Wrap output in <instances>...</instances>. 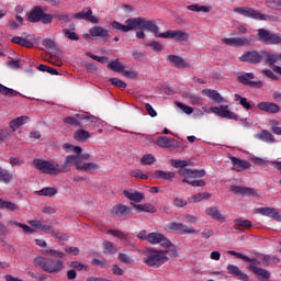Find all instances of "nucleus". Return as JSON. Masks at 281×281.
<instances>
[{
    "instance_id": "f257e3e1",
    "label": "nucleus",
    "mask_w": 281,
    "mask_h": 281,
    "mask_svg": "<svg viewBox=\"0 0 281 281\" xmlns=\"http://www.w3.org/2000/svg\"><path fill=\"white\" fill-rule=\"evenodd\" d=\"M145 27L148 32H151L156 38H173L177 43H183L190 38V35L181 30H168L165 33H159V26L155 20L148 21L144 18H137L127 21V26H122V30H135V27Z\"/></svg>"
},
{
    "instance_id": "f03ea898",
    "label": "nucleus",
    "mask_w": 281,
    "mask_h": 281,
    "mask_svg": "<svg viewBox=\"0 0 281 281\" xmlns=\"http://www.w3.org/2000/svg\"><path fill=\"white\" fill-rule=\"evenodd\" d=\"M33 166L36 170H41L43 175L56 177L57 175H60V172H69L70 166H76L78 170V166L81 165L78 155H68L66 156L63 166L54 160H44L38 158L33 160Z\"/></svg>"
},
{
    "instance_id": "7ed1b4c3",
    "label": "nucleus",
    "mask_w": 281,
    "mask_h": 281,
    "mask_svg": "<svg viewBox=\"0 0 281 281\" xmlns=\"http://www.w3.org/2000/svg\"><path fill=\"white\" fill-rule=\"evenodd\" d=\"M239 60L241 63H248L249 65H269V67H273L278 60H280V55L273 53L272 50H247L240 57Z\"/></svg>"
},
{
    "instance_id": "20e7f679",
    "label": "nucleus",
    "mask_w": 281,
    "mask_h": 281,
    "mask_svg": "<svg viewBox=\"0 0 281 281\" xmlns=\"http://www.w3.org/2000/svg\"><path fill=\"white\" fill-rule=\"evenodd\" d=\"M171 166L173 168H180L178 170V175L180 177H188V179H201V177H205V169H189L186 168L187 166H190V160H177V159H171Z\"/></svg>"
},
{
    "instance_id": "39448f33",
    "label": "nucleus",
    "mask_w": 281,
    "mask_h": 281,
    "mask_svg": "<svg viewBox=\"0 0 281 281\" xmlns=\"http://www.w3.org/2000/svg\"><path fill=\"white\" fill-rule=\"evenodd\" d=\"M34 267H41L46 273H59L63 271V260L37 256L33 260Z\"/></svg>"
},
{
    "instance_id": "423d86ee",
    "label": "nucleus",
    "mask_w": 281,
    "mask_h": 281,
    "mask_svg": "<svg viewBox=\"0 0 281 281\" xmlns=\"http://www.w3.org/2000/svg\"><path fill=\"white\" fill-rule=\"evenodd\" d=\"M46 7L36 5L27 14V21L30 23H43L44 25H49L54 21V15L45 13Z\"/></svg>"
},
{
    "instance_id": "0eeeda50",
    "label": "nucleus",
    "mask_w": 281,
    "mask_h": 281,
    "mask_svg": "<svg viewBox=\"0 0 281 281\" xmlns=\"http://www.w3.org/2000/svg\"><path fill=\"white\" fill-rule=\"evenodd\" d=\"M170 258L164 255V250L150 249L147 252V256L143 259V262L147 265V267H154V269H159L161 265H166Z\"/></svg>"
},
{
    "instance_id": "6e6552de",
    "label": "nucleus",
    "mask_w": 281,
    "mask_h": 281,
    "mask_svg": "<svg viewBox=\"0 0 281 281\" xmlns=\"http://www.w3.org/2000/svg\"><path fill=\"white\" fill-rule=\"evenodd\" d=\"M258 41L265 43V45H280L281 36L278 33H271V31L266 29H259L258 33Z\"/></svg>"
},
{
    "instance_id": "1a4fd4ad",
    "label": "nucleus",
    "mask_w": 281,
    "mask_h": 281,
    "mask_svg": "<svg viewBox=\"0 0 281 281\" xmlns=\"http://www.w3.org/2000/svg\"><path fill=\"white\" fill-rule=\"evenodd\" d=\"M133 19H138V18H130L125 21V24H122L117 21H113L111 23L112 30H115L116 32H132V30H139L136 32V38H139L140 41H144V38H146V33H144V30H148L146 27H142V26H135L134 29H130L127 31H124L122 27H128V21H133Z\"/></svg>"
},
{
    "instance_id": "9d476101",
    "label": "nucleus",
    "mask_w": 281,
    "mask_h": 281,
    "mask_svg": "<svg viewBox=\"0 0 281 281\" xmlns=\"http://www.w3.org/2000/svg\"><path fill=\"white\" fill-rule=\"evenodd\" d=\"M234 12L247 16L248 19H255L256 21H267V19H269V15L262 14L248 7H237L234 9Z\"/></svg>"
},
{
    "instance_id": "9b49d317",
    "label": "nucleus",
    "mask_w": 281,
    "mask_h": 281,
    "mask_svg": "<svg viewBox=\"0 0 281 281\" xmlns=\"http://www.w3.org/2000/svg\"><path fill=\"white\" fill-rule=\"evenodd\" d=\"M229 256H236L237 258H239L240 260H244V262H250V265H248L246 267V269L248 271H251V273H254V271H256L255 269H260L261 262L260 260H258L257 258H250L247 255H244L241 252H236L235 250H228Z\"/></svg>"
},
{
    "instance_id": "f8f14e48",
    "label": "nucleus",
    "mask_w": 281,
    "mask_h": 281,
    "mask_svg": "<svg viewBox=\"0 0 281 281\" xmlns=\"http://www.w3.org/2000/svg\"><path fill=\"white\" fill-rule=\"evenodd\" d=\"M212 113L218 115V117H226V120H235L238 122V115L229 111V105H221L211 108Z\"/></svg>"
},
{
    "instance_id": "ddd939ff",
    "label": "nucleus",
    "mask_w": 281,
    "mask_h": 281,
    "mask_svg": "<svg viewBox=\"0 0 281 281\" xmlns=\"http://www.w3.org/2000/svg\"><path fill=\"white\" fill-rule=\"evenodd\" d=\"M254 78H256V75H254V72H245L244 75L238 77V82L251 87L252 89H262L263 82L261 80L251 81L254 80Z\"/></svg>"
},
{
    "instance_id": "4468645a",
    "label": "nucleus",
    "mask_w": 281,
    "mask_h": 281,
    "mask_svg": "<svg viewBox=\"0 0 281 281\" xmlns=\"http://www.w3.org/2000/svg\"><path fill=\"white\" fill-rule=\"evenodd\" d=\"M251 38H254V35L250 36V38L243 36V37H225L223 38V43L225 45H228L229 47H245V45H249L251 43Z\"/></svg>"
},
{
    "instance_id": "2eb2a0df",
    "label": "nucleus",
    "mask_w": 281,
    "mask_h": 281,
    "mask_svg": "<svg viewBox=\"0 0 281 281\" xmlns=\"http://www.w3.org/2000/svg\"><path fill=\"white\" fill-rule=\"evenodd\" d=\"M72 19H77L79 21H88V23H100V20L98 19V16L93 15V11L91 10V8H88L87 11H80L78 13H75L72 15Z\"/></svg>"
},
{
    "instance_id": "dca6fc26",
    "label": "nucleus",
    "mask_w": 281,
    "mask_h": 281,
    "mask_svg": "<svg viewBox=\"0 0 281 281\" xmlns=\"http://www.w3.org/2000/svg\"><path fill=\"white\" fill-rule=\"evenodd\" d=\"M11 43L20 45L21 47H27L29 49H32V47H34V44L36 43V38H34V35H26L25 37L14 36L12 37Z\"/></svg>"
},
{
    "instance_id": "f3484780",
    "label": "nucleus",
    "mask_w": 281,
    "mask_h": 281,
    "mask_svg": "<svg viewBox=\"0 0 281 281\" xmlns=\"http://www.w3.org/2000/svg\"><path fill=\"white\" fill-rule=\"evenodd\" d=\"M169 232H177V234H196L194 228L188 227L186 224L172 222L168 224Z\"/></svg>"
},
{
    "instance_id": "a211bd4d",
    "label": "nucleus",
    "mask_w": 281,
    "mask_h": 281,
    "mask_svg": "<svg viewBox=\"0 0 281 281\" xmlns=\"http://www.w3.org/2000/svg\"><path fill=\"white\" fill-rule=\"evenodd\" d=\"M112 214L121 218H131L133 216V211L130 206L124 204H116L112 207Z\"/></svg>"
},
{
    "instance_id": "6ab92c4d",
    "label": "nucleus",
    "mask_w": 281,
    "mask_h": 281,
    "mask_svg": "<svg viewBox=\"0 0 281 281\" xmlns=\"http://www.w3.org/2000/svg\"><path fill=\"white\" fill-rule=\"evenodd\" d=\"M95 126H100V119L93 115L82 114L80 128H95Z\"/></svg>"
},
{
    "instance_id": "aec40b11",
    "label": "nucleus",
    "mask_w": 281,
    "mask_h": 281,
    "mask_svg": "<svg viewBox=\"0 0 281 281\" xmlns=\"http://www.w3.org/2000/svg\"><path fill=\"white\" fill-rule=\"evenodd\" d=\"M229 191L234 194H240V196H258V192L249 187L232 186Z\"/></svg>"
},
{
    "instance_id": "412c9836",
    "label": "nucleus",
    "mask_w": 281,
    "mask_h": 281,
    "mask_svg": "<svg viewBox=\"0 0 281 281\" xmlns=\"http://www.w3.org/2000/svg\"><path fill=\"white\" fill-rule=\"evenodd\" d=\"M257 109L263 111L265 113H270L274 115L276 113H280L281 109L280 105L273 102L263 101L257 104Z\"/></svg>"
},
{
    "instance_id": "4be33fe9",
    "label": "nucleus",
    "mask_w": 281,
    "mask_h": 281,
    "mask_svg": "<svg viewBox=\"0 0 281 281\" xmlns=\"http://www.w3.org/2000/svg\"><path fill=\"white\" fill-rule=\"evenodd\" d=\"M90 36L98 37L102 40L103 43H109V30L102 26H93L89 30Z\"/></svg>"
},
{
    "instance_id": "5701e85b",
    "label": "nucleus",
    "mask_w": 281,
    "mask_h": 281,
    "mask_svg": "<svg viewBox=\"0 0 281 281\" xmlns=\"http://www.w3.org/2000/svg\"><path fill=\"white\" fill-rule=\"evenodd\" d=\"M147 240L150 243V245H161V247L170 244V239L166 238V236L160 233H149Z\"/></svg>"
},
{
    "instance_id": "b1692460",
    "label": "nucleus",
    "mask_w": 281,
    "mask_h": 281,
    "mask_svg": "<svg viewBox=\"0 0 281 281\" xmlns=\"http://www.w3.org/2000/svg\"><path fill=\"white\" fill-rule=\"evenodd\" d=\"M157 146L160 148H179V142L175 138H169L167 136H160L156 139Z\"/></svg>"
},
{
    "instance_id": "393cba45",
    "label": "nucleus",
    "mask_w": 281,
    "mask_h": 281,
    "mask_svg": "<svg viewBox=\"0 0 281 281\" xmlns=\"http://www.w3.org/2000/svg\"><path fill=\"white\" fill-rule=\"evenodd\" d=\"M231 161L233 164V170H236V172H243V170H249L251 168V162L234 156L231 157Z\"/></svg>"
},
{
    "instance_id": "a878e982",
    "label": "nucleus",
    "mask_w": 281,
    "mask_h": 281,
    "mask_svg": "<svg viewBox=\"0 0 281 281\" xmlns=\"http://www.w3.org/2000/svg\"><path fill=\"white\" fill-rule=\"evenodd\" d=\"M227 272L229 276H233L234 278H237L240 281H249V274L243 272L238 266L228 265L227 266Z\"/></svg>"
},
{
    "instance_id": "bb28decb",
    "label": "nucleus",
    "mask_w": 281,
    "mask_h": 281,
    "mask_svg": "<svg viewBox=\"0 0 281 281\" xmlns=\"http://www.w3.org/2000/svg\"><path fill=\"white\" fill-rule=\"evenodd\" d=\"M227 272L229 276H233L234 278H237L240 281H249V274L243 272L238 266L228 265L227 266Z\"/></svg>"
},
{
    "instance_id": "cd10ccee",
    "label": "nucleus",
    "mask_w": 281,
    "mask_h": 281,
    "mask_svg": "<svg viewBox=\"0 0 281 281\" xmlns=\"http://www.w3.org/2000/svg\"><path fill=\"white\" fill-rule=\"evenodd\" d=\"M227 272L229 276H233L234 278H237L240 281H249V274L243 272L238 266L228 265L227 266Z\"/></svg>"
},
{
    "instance_id": "c85d7f7f",
    "label": "nucleus",
    "mask_w": 281,
    "mask_h": 281,
    "mask_svg": "<svg viewBox=\"0 0 281 281\" xmlns=\"http://www.w3.org/2000/svg\"><path fill=\"white\" fill-rule=\"evenodd\" d=\"M257 211L259 212V214H262L263 216H269L270 218H273V221L281 223V214L274 207H260Z\"/></svg>"
},
{
    "instance_id": "c756f323",
    "label": "nucleus",
    "mask_w": 281,
    "mask_h": 281,
    "mask_svg": "<svg viewBox=\"0 0 281 281\" xmlns=\"http://www.w3.org/2000/svg\"><path fill=\"white\" fill-rule=\"evenodd\" d=\"M123 194L128 201H133L134 203H142L146 199V195L139 191L124 190Z\"/></svg>"
},
{
    "instance_id": "7c9ffc66",
    "label": "nucleus",
    "mask_w": 281,
    "mask_h": 281,
    "mask_svg": "<svg viewBox=\"0 0 281 281\" xmlns=\"http://www.w3.org/2000/svg\"><path fill=\"white\" fill-rule=\"evenodd\" d=\"M30 121H31L30 116H26V115L18 116L14 120H11L9 122V126L13 131V133H16V128H21L23 124H27V122Z\"/></svg>"
},
{
    "instance_id": "2f4dec72",
    "label": "nucleus",
    "mask_w": 281,
    "mask_h": 281,
    "mask_svg": "<svg viewBox=\"0 0 281 281\" xmlns=\"http://www.w3.org/2000/svg\"><path fill=\"white\" fill-rule=\"evenodd\" d=\"M167 60H169V63H172V65H175V67H177V69H183L186 67H190V64L186 63L183 57H181L179 55H169L167 57Z\"/></svg>"
},
{
    "instance_id": "473e14b6",
    "label": "nucleus",
    "mask_w": 281,
    "mask_h": 281,
    "mask_svg": "<svg viewBox=\"0 0 281 281\" xmlns=\"http://www.w3.org/2000/svg\"><path fill=\"white\" fill-rule=\"evenodd\" d=\"M202 94L207 95L210 100H213V102H216L217 104H221V102H225V99L223 98V95H221V93H218V91L216 90L204 89L202 91Z\"/></svg>"
},
{
    "instance_id": "72a5a7b5",
    "label": "nucleus",
    "mask_w": 281,
    "mask_h": 281,
    "mask_svg": "<svg viewBox=\"0 0 281 281\" xmlns=\"http://www.w3.org/2000/svg\"><path fill=\"white\" fill-rule=\"evenodd\" d=\"M252 273L258 281H271V271L265 268H257Z\"/></svg>"
},
{
    "instance_id": "f704fd0d",
    "label": "nucleus",
    "mask_w": 281,
    "mask_h": 281,
    "mask_svg": "<svg viewBox=\"0 0 281 281\" xmlns=\"http://www.w3.org/2000/svg\"><path fill=\"white\" fill-rule=\"evenodd\" d=\"M206 214L211 216L214 221H217L218 223H225V217L223 214H221V211H218V207L211 206L206 209Z\"/></svg>"
},
{
    "instance_id": "c9c22d12",
    "label": "nucleus",
    "mask_w": 281,
    "mask_h": 281,
    "mask_svg": "<svg viewBox=\"0 0 281 281\" xmlns=\"http://www.w3.org/2000/svg\"><path fill=\"white\" fill-rule=\"evenodd\" d=\"M165 247V249H161L164 256H166V254H168L171 258H179V251L177 250V246H175V244H172L170 240H169V244L162 246Z\"/></svg>"
},
{
    "instance_id": "e433bc0d",
    "label": "nucleus",
    "mask_w": 281,
    "mask_h": 281,
    "mask_svg": "<svg viewBox=\"0 0 281 281\" xmlns=\"http://www.w3.org/2000/svg\"><path fill=\"white\" fill-rule=\"evenodd\" d=\"M131 205H133L135 210H138V212H148L149 214H155V212H157V209L155 207V205L150 203L135 204L131 202Z\"/></svg>"
},
{
    "instance_id": "4c0bfd02",
    "label": "nucleus",
    "mask_w": 281,
    "mask_h": 281,
    "mask_svg": "<svg viewBox=\"0 0 281 281\" xmlns=\"http://www.w3.org/2000/svg\"><path fill=\"white\" fill-rule=\"evenodd\" d=\"M154 177L156 179H164L165 181H172L177 175L172 171L166 172L164 170H156Z\"/></svg>"
},
{
    "instance_id": "58836bf2",
    "label": "nucleus",
    "mask_w": 281,
    "mask_h": 281,
    "mask_svg": "<svg viewBox=\"0 0 281 281\" xmlns=\"http://www.w3.org/2000/svg\"><path fill=\"white\" fill-rule=\"evenodd\" d=\"M0 210H8L9 212H19L20 207L14 202L4 201L0 199Z\"/></svg>"
},
{
    "instance_id": "ea45409f",
    "label": "nucleus",
    "mask_w": 281,
    "mask_h": 281,
    "mask_svg": "<svg viewBox=\"0 0 281 281\" xmlns=\"http://www.w3.org/2000/svg\"><path fill=\"white\" fill-rule=\"evenodd\" d=\"M81 120H82V114H75V116L65 117L64 124H68L69 126H80Z\"/></svg>"
},
{
    "instance_id": "a19ab883",
    "label": "nucleus",
    "mask_w": 281,
    "mask_h": 281,
    "mask_svg": "<svg viewBox=\"0 0 281 281\" xmlns=\"http://www.w3.org/2000/svg\"><path fill=\"white\" fill-rule=\"evenodd\" d=\"M90 137L91 134H89L87 130H77L74 133V139H76V142H87Z\"/></svg>"
},
{
    "instance_id": "79ce46f5",
    "label": "nucleus",
    "mask_w": 281,
    "mask_h": 281,
    "mask_svg": "<svg viewBox=\"0 0 281 281\" xmlns=\"http://www.w3.org/2000/svg\"><path fill=\"white\" fill-rule=\"evenodd\" d=\"M108 69H111V71H115L116 74H123L125 67L120 60H112L108 64Z\"/></svg>"
},
{
    "instance_id": "37998d69",
    "label": "nucleus",
    "mask_w": 281,
    "mask_h": 281,
    "mask_svg": "<svg viewBox=\"0 0 281 281\" xmlns=\"http://www.w3.org/2000/svg\"><path fill=\"white\" fill-rule=\"evenodd\" d=\"M12 133H14L12 128H0V144H3L4 142H9V139H12Z\"/></svg>"
},
{
    "instance_id": "c03bdc74",
    "label": "nucleus",
    "mask_w": 281,
    "mask_h": 281,
    "mask_svg": "<svg viewBox=\"0 0 281 281\" xmlns=\"http://www.w3.org/2000/svg\"><path fill=\"white\" fill-rule=\"evenodd\" d=\"M40 196H54L58 194V189L54 187H45L40 191H36Z\"/></svg>"
},
{
    "instance_id": "a18cd8bd",
    "label": "nucleus",
    "mask_w": 281,
    "mask_h": 281,
    "mask_svg": "<svg viewBox=\"0 0 281 281\" xmlns=\"http://www.w3.org/2000/svg\"><path fill=\"white\" fill-rule=\"evenodd\" d=\"M192 178L184 177L182 179V183H188L189 186H192V188H203L206 186V182L203 179L200 180H191Z\"/></svg>"
},
{
    "instance_id": "49530a36",
    "label": "nucleus",
    "mask_w": 281,
    "mask_h": 281,
    "mask_svg": "<svg viewBox=\"0 0 281 281\" xmlns=\"http://www.w3.org/2000/svg\"><path fill=\"white\" fill-rule=\"evenodd\" d=\"M29 225H31V227H35V229H40L41 232H49V229H52V226H47L43 224V222L36 220L29 221Z\"/></svg>"
},
{
    "instance_id": "de8ad7c7",
    "label": "nucleus",
    "mask_w": 281,
    "mask_h": 281,
    "mask_svg": "<svg viewBox=\"0 0 281 281\" xmlns=\"http://www.w3.org/2000/svg\"><path fill=\"white\" fill-rule=\"evenodd\" d=\"M235 101L239 102V104L246 109V111H251V109H254V105L251 103H249V101L247 100V98H244L240 94H235Z\"/></svg>"
},
{
    "instance_id": "09e8293b",
    "label": "nucleus",
    "mask_w": 281,
    "mask_h": 281,
    "mask_svg": "<svg viewBox=\"0 0 281 281\" xmlns=\"http://www.w3.org/2000/svg\"><path fill=\"white\" fill-rule=\"evenodd\" d=\"M235 225L237 227H241L243 229H251L254 227V224L249 220H243V217L235 220Z\"/></svg>"
},
{
    "instance_id": "8fccbe9b",
    "label": "nucleus",
    "mask_w": 281,
    "mask_h": 281,
    "mask_svg": "<svg viewBox=\"0 0 281 281\" xmlns=\"http://www.w3.org/2000/svg\"><path fill=\"white\" fill-rule=\"evenodd\" d=\"M0 93L2 95H8L9 98H16L19 95V91L12 90L11 88H8L0 83Z\"/></svg>"
},
{
    "instance_id": "3c124183",
    "label": "nucleus",
    "mask_w": 281,
    "mask_h": 281,
    "mask_svg": "<svg viewBox=\"0 0 281 281\" xmlns=\"http://www.w3.org/2000/svg\"><path fill=\"white\" fill-rule=\"evenodd\" d=\"M182 98H186L187 100H189V102H191V104H201V102H203V100L199 95L190 93V92H184L182 94Z\"/></svg>"
},
{
    "instance_id": "603ef678",
    "label": "nucleus",
    "mask_w": 281,
    "mask_h": 281,
    "mask_svg": "<svg viewBox=\"0 0 281 281\" xmlns=\"http://www.w3.org/2000/svg\"><path fill=\"white\" fill-rule=\"evenodd\" d=\"M100 165L95 162H85L83 165L78 166V170H82L83 172H90V170H98Z\"/></svg>"
},
{
    "instance_id": "864d4df0",
    "label": "nucleus",
    "mask_w": 281,
    "mask_h": 281,
    "mask_svg": "<svg viewBox=\"0 0 281 281\" xmlns=\"http://www.w3.org/2000/svg\"><path fill=\"white\" fill-rule=\"evenodd\" d=\"M12 179H13L12 173H10V171L0 167V181H2V183H10Z\"/></svg>"
},
{
    "instance_id": "5fc2aeb1",
    "label": "nucleus",
    "mask_w": 281,
    "mask_h": 281,
    "mask_svg": "<svg viewBox=\"0 0 281 281\" xmlns=\"http://www.w3.org/2000/svg\"><path fill=\"white\" fill-rule=\"evenodd\" d=\"M108 234H111V236H114V238H119V240H127L128 234L117 231V229H109Z\"/></svg>"
},
{
    "instance_id": "6e6d98bb",
    "label": "nucleus",
    "mask_w": 281,
    "mask_h": 281,
    "mask_svg": "<svg viewBox=\"0 0 281 281\" xmlns=\"http://www.w3.org/2000/svg\"><path fill=\"white\" fill-rule=\"evenodd\" d=\"M9 225H11V227H13V225H16L18 227H21L24 232V234H34V228L27 226L26 224H21L19 222H14V221H10Z\"/></svg>"
},
{
    "instance_id": "4d7b16f0",
    "label": "nucleus",
    "mask_w": 281,
    "mask_h": 281,
    "mask_svg": "<svg viewBox=\"0 0 281 281\" xmlns=\"http://www.w3.org/2000/svg\"><path fill=\"white\" fill-rule=\"evenodd\" d=\"M155 161H157V159L155 158V156H153V154L144 155L140 158V164L143 166H153V164H155Z\"/></svg>"
},
{
    "instance_id": "13d9d810",
    "label": "nucleus",
    "mask_w": 281,
    "mask_h": 281,
    "mask_svg": "<svg viewBox=\"0 0 281 281\" xmlns=\"http://www.w3.org/2000/svg\"><path fill=\"white\" fill-rule=\"evenodd\" d=\"M48 233L52 234L53 238H56L57 240H69V237L65 233L54 229V226H52V229H49Z\"/></svg>"
},
{
    "instance_id": "bf43d9fd",
    "label": "nucleus",
    "mask_w": 281,
    "mask_h": 281,
    "mask_svg": "<svg viewBox=\"0 0 281 281\" xmlns=\"http://www.w3.org/2000/svg\"><path fill=\"white\" fill-rule=\"evenodd\" d=\"M258 139H262V142H276L273 138V134H271L269 131H261L260 134L257 135Z\"/></svg>"
},
{
    "instance_id": "052dcab7",
    "label": "nucleus",
    "mask_w": 281,
    "mask_h": 281,
    "mask_svg": "<svg viewBox=\"0 0 281 281\" xmlns=\"http://www.w3.org/2000/svg\"><path fill=\"white\" fill-rule=\"evenodd\" d=\"M91 265L93 267H100V269H109L111 267L106 259H92Z\"/></svg>"
},
{
    "instance_id": "680f3d73",
    "label": "nucleus",
    "mask_w": 281,
    "mask_h": 281,
    "mask_svg": "<svg viewBox=\"0 0 281 281\" xmlns=\"http://www.w3.org/2000/svg\"><path fill=\"white\" fill-rule=\"evenodd\" d=\"M187 10H190L191 12H210V7L190 4L187 7Z\"/></svg>"
},
{
    "instance_id": "e2e57ef3",
    "label": "nucleus",
    "mask_w": 281,
    "mask_h": 281,
    "mask_svg": "<svg viewBox=\"0 0 281 281\" xmlns=\"http://www.w3.org/2000/svg\"><path fill=\"white\" fill-rule=\"evenodd\" d=\"M211 196L212 194L207 192H202V193L194 194L192 199L194 203H200V201H203V199L207 200V199H211Z\"/></svg>"
},
{
    "instance_id": "0e129e2a",
    "label": "nucleus",
    "mask_w": 281,
    "mask_h": 281,
    "mask_svg": "<svg viewBox=\"0 0 281 281\" xmlns=\"http://www.w3.org/2000/svg\"><path fill=\"white\" fill-rule=\"evenodd\" d=\"M63 148H64L65 150H72V153H76V155H80V153H82V147H80V146H74V145H71V144H69V143L64 144V145H63Z\"/></svg>"
},
{
    "instance_id": "69168bd1",
    "label": "nucleus",
    "mask_w": 281,
    "mask_h": 281,
    "mask_svg": "<svg viewBox=\"0 0 281 281\" xmlns=\"http://www.w3.org/2000/svg\"><path fill=\"white\" fill-rule=\"evenodd\" d=\"M103 247L111 256L117 254V248L111 241H103Z\"/></svg>"
},
{
    "instance_id": "338daca9",
    "label": "nucleus",
    "mask_w": 281,
    "mask_h": 281,
    "mask_svg": "<svg viewBox=\"0 0 281 281\" xmlns=\"http://www.w3.org/2000/svg\"><path fill=\"white\" fill-rule=\"evenodd\" d=\"M109 82H111V85H113L114 87H117L119 89H126L127 87L126 82L117 78H110Z\"/></svg>"
},
{
    "instance_id": "774afa93",
    "label": "nucleus",
    "mask_w": 281,
    "mask_h": 281,
    "mask_svg": "<svg viewBox=\"0 0 281 281\" xmlns=\"http://www.w3.org/2000/svg\"><path fill=\"white\" fill-rule=\"evenodd\" d=\"M266 5L274 10H281V0H267Z\"/></svg>"
}]
</instances>
